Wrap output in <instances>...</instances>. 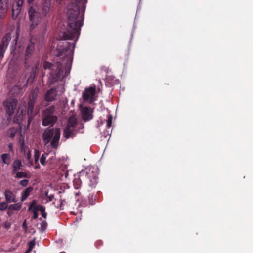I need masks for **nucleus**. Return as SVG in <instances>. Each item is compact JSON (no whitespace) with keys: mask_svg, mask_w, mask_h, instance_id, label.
<instances>
[{"mask_svg":"<svg viewBox=\"0 0 253 253\" xmlns=\"http://www.w3.org/2000/svg\"><path fill=\"white\" fill-rule=\"evenodd\" d=\"M24 1V0H18L15 4H13L12 12L13 19H16L20 13Z\"/></svg>","mask_w":253,"mask_h":253,"instance_id":"ddd939ff","label":"nucleus"},{"mask_svg":"<svg viewBox=\"0 0 253 253\" xmlns=\"http://www.w3.org/2000/svg\"><path fill=\"white\" fill-rule=\"evenodd\" d=\"M22 227H23V228H27L26 223V221H25L23 223V224H22Z\"/></svg>","mask_w":253,"mask_h":253,"instance_id":"a18cd8bd","label":"nucleus"},{"mask_svg":"<svg viewBox=\"0 0 253 253\" xmlns=\"http://www.w3.org/2000/svg\"><path fill=\"white\" fill-rule=\"evenodd\" d=\"M64 92V88L62 84L47 90L44 95V99L46 102H52L56 100L58 95H62Z\"/></svg>","mask_w":253,"mask_h":253,"instance_id":"39448f33","label":"nucleus"},{"mask_svg":"<svg viewBox=\"0 0 253 253\" xmlns=\"http://www.w3.org/2000/svg\"><path fill=\"white\" fill-rule=\"evenodd\" d=\"M78 125V122L76 118L74 117H70L67 121V125L66 126L68 127L69 128H72L75 130H77V126ZM84 128L83 124H81L80 127L78 128V130L80 129H83Z\"/></svg>","mask_w":253,"mask_h":253,"instance_id":"2eb2a0df","label":"nucleus"},{"mask_svg":"<svg viewBox=\"0 0 253 253\" xmlns=\"http://www.w3.org/2000/svg\"><path fill=\"white\" fill-rule=\"evenodd\" d=\"M63 63L60 62H56L54 64L46 61L43 63V67L45 69L51 70L50 76L47 82L48 86L52 85L55 82L62 79L63 77L64 70L62 66Z\"/></svg>","mask_w":253,"mask_h":253,"instance_id":"f03ea898","label":"nucleus"},{"mask_svg":"<svg viewBox=\"0 0 253 253\" xmlns=\"http://www.w3.org/2000/svg\"><path fill=\"white\" fill-rule=\"evenodd\" d=\"M2 104L6 115L11 119L16 111L18 104L17 100L11 97L7 98L3 101Z\"/></svg>","mask_w":253,"mask_h":253,"instance_id":"0eeeda50","label":"nucleus"},{"mask_svg":"<svg viewBox=\"0 0 253 253\" xmlns=\"http://www.w3.org/2000/svg\"><path fill=\"white\" fill-rule=\"evenodd\" d=\"M29 181L27 179H23L19 182L20 184L23 187H26L28 184Z\"/></svg>","mask_w":253,"mask_h":253,"instance_id":"58836bf2","label":"nucleus"},{"mask_svg":"<svg viewBox=\"0 0 253 253\" xmlns=\"http://www.w3.org/2000/svg\"><path fill=\"white\" fill-rule=\"evenodd\" d=\"M56 109L54 105H51L42 112V125L43 126H53L58 120L55 114Z\"/></svg>","mask_w":253,"mask_h":253,"instance_id":"20e7f679","label":"nucleus"},{"mask_svg":"<svg viewBox=\"0 0 253 253\" xmlns=\"http://www.w3.org/2000/svg\"><path fill=\"white\" fill-rule=\"evenodd\" d=\"M33 190V187L31 186L25 189L21 193V201L22 202L25 201Z\"/></svg>","mask_w":253,"mask_h":253,"instance_id":"4be33fe9","label":"nucleus"},{"mask_svg":"<svg viewBox=\"0 0 253 253\" xmlns=\"http://www.w3.org/2000/svg\"><path fill=\"white\" fill-rule=\"evenodd\" d=\"M35 245V238L30 241L28 243V248L33 249Z\"/></svg>","mask_w":253,"mask_h":253,"instance_id":"4c0bfd02","label":"nucleus"},{"mask_svg":"<svg viewBox=\"0 0 253 253\" xmlns=\"http://www.w3.org/2000/svg\"><path fill=\"white\" fill-rule=\"evenodd\" d=\"M40 156V152L38 149H35L34 151V162L37 164Z\"/></svg>","mask_w":253,"mask_h":253,"instance_id":"2f4dec72","label":"nucleus"},{"mask_svg":"<svg viewBox=\"0 0 253 253\" xmlns=\"http://www.w3.org/2000/svg\"><path fill=\"white\" fill-rule=\"evenodd\" d=\"M22 207V203L20 202L14 204L10 205L8 207V211H17L21 209Z\"/></svg>","mask_w":253,"mask_h":253,"instance_id":"b1692460","label":"nucleus"},{"mask_svg":"<svg viewBox=\"0 0 253 253\" xmlns=\"http://www.w3.org/2000/svg\"><path fill=\"white\" fill-rule=\"evenodd\" d=\"M78 130H75L68 127L65 126L63 130V137L66 139L69 138H73L76 135Z\"/></svg>","mask_w":253,"mask_h":253,"instance_id":"f3484780","label":"nucleus"},{"mask_svg":"<svg viewBox=\"0 0 253 253\" xmlns=\"http://www.w3.org/2000/svg\"><path fill=\"white\" fill-rule=\"evenodd\" d=\"M11 38V34L8 33L6 34L2 38L1 42L0 44V58H2L4 53L6 50L9 44V42Z\"/></svg>","mask_w":253,"mask_h":253,"instance_id":"9b49d317","label":"nucleus"},{"mask_svg":"<svg viewBox=\"0 0 253 253\" xmlns=\"http://www.w3.org/2000/svg\"><path fill=\"white\" fill-rule=\"evenodd\" d=\"M102 244V242L101 241H98L96 242V244L101 245Z\"/></svg>","mask_w":253,"mask_h":253,"instance_id":"de8ad7c7","label":"nucleus"},{"mask_svg":"<svg viewBox=\"0 0 253 253\" xmlns=\"http://www.w3.org/2000/svg\"><path fill=\"white\" fill-rule=\"evenodd\" d=\"M35 0H27V2L29 3V4H31V3H32Z\"/></svg>","mask_w":253,"mask_h":253,"instance_id":"49530a36","label":"nucleus"},{"mask_svg":"<svg viewBox=\"0 0 253 253\" xmlns=\"http://www.w3.org/2000/svg\"><path fill=\"white\" fill-rule=\"evenodd\" d=\"M15 174H16L15 176V178H28L29 176L28 174L24 172H16Z\"/></svg>","mask_w":253,"mask_h":253,"instance_id":"c756f323","label":"nucleus"},{"mask_svg":"<svg viewBox=\"0 0 253 253\" xmlns=\"http://www.w3.org/2000/svg\"><path fill=\"white\" fill-rule=\"evenodd\" d=\"M23 112L22 111L21 113L18 115H16L14 118V122L19 124L23 119Z\"/></svg>","mask_w":253,"mask_h":253,"instance_id":"c85d7f7f","label":"nucleus"},{"mask_svg":"<svg viewBox=\"0 0 253 253\" xmlns=\"http://www.w3.org/2000/svg\"><path fill=\"white\" fill-rule=\"evenodd\" d=\"M22 167L21 162L19 160H15L12 164V174H14L18 171Z\"/></svg>","mask_w":253,"mask_h":253,"instance_id":"6ab92c4d","label":"nucleus"},{"mask_svg":"<svg viewBox=\"0 0 253 253\" xmlns=\"http://www.w3.org/2000/svg\"><path fill=\"white\" fill-rule=\"evenodd\" d=\"M32 250V249L28 248L27 250H26V251L25 253H30Z\"/></svg>","mask_w":253,"mask_h":253,"instance_id":"a19ab883","label":"nucleus"},{"mask_svg":"<svg viewBox=\"0 0 253 253\" xmlns=\"http://www.w3.org/2000/svg\"><path fill=\"white\" fill-rule=\"evenodd\" d=\"M73 185L74 188L76 189H78L81 187L82 185V181L79 177L74 178L73 180Z\"/></svg>","mask_w":253,"mask_h":253,"instance_id":"bb28decb","label":"nucleus"},{"mask_svg":"<svg viewBox=\"0 0 253 253\" xmlns=\"http://www.w3.org/2000/svg\"><path fill=\"white\" fill-rule=\"evenodd\" d=\"M95 86H90L89 88H86L83 93V98L84 101H88L90 104L93 103L95 101Z\"/></svg>","mask_w":253,"mask_h":253,"instance_id":"9d476101","label":"nucleus"},{"mask_svg":"<svg viewBox=\"0 0 253 253\" xmlns=\"http://www.w3.org/2000/svg\"><path fill=\"white\" fill-rule=\"evenodd\" d=\"M60 135L61 131L59 128L48 127L42 133V138L45 145L50 142L51 147L57 149L59 144Z\"/></svg>","mask_w":253,"mask_h":253,"instance_id":"7ed1b4c3","label":"nucleus"},{"mask_svg":"<svg viewBox=\"0 0 253 253\" xmlns=\"http://www.w3.org/2000/svg\"><path fill=\"white\" fill-rule=\"evenodd\" d=\"M8 146L10 150L12 151V147H13L12 144V143H9L8 144Z\"/></svg>","mask_w":253,"mask_h":253,"instance_id":"c03bdc74","label":"nucleus"},{"mask_svg":"<svg viewBox=\"0 0 253 253\" xmlns=\"http://www.w3.org/2000/svg\"><path fill=\"white\" fill-rule=\"evenodd\" d=\"M10 211H8H8H7V214H8V215H9V216H10V215H11V212H10Z\"/></svg>","mask_w":253,"mask_h":253,"instance_id":"8fccbe9b","label":"nucleus"},{"mask_svg":"<svg viewBox=\"0 0 253 253\" xmlns=\"http://www.w3.org/2000/svg\"><path fill=\"white\" fill-rule=\"evenodd\" d=\"M48 154L46 153H44L43 154H42V155L40 159V163L43 165V166H45V161H46V157L47 156Z\"/></svg>","mask_w":253,"mask_h":253,"instance_id":"72a5a7b5","label":"nucleus"},{"mask_svg":"<svg viewBox=\"0 0 253 253\" xmlns=\"http://www.w3.org/2000/svg\"><path fill=\"white\" fill-rule=\"evenodd\" d=\"M75 0V2L70 3L68 6L67 25L65 28H63L58 33L60 40H66L75 38L73 43L68 42H63L64 48L59 49L58 56L63 58V63H65L66 66H70L72 62L75 42L80 35L81 27L83 25L84 15L80 13V6L78 3L84 5L87 2V0Z\"/></svg>","mask_w":253,"mask_h":253,"instance_id":"f257e3e1","label":"nucleus"},{"mask_svg":"<svg viewBox=\"0 0 253 253\" xmlns=\"http://www.w3.org/2000/svg\"><path fill=\"white\" fill-rule=\"evenodd\" d=\"M33 81V78L31 77V78H29L27 80L26 83L24 84H20L19 83H18V84L16 85L13 89L17 88L19 90L20 89H22L23 88L26 87L27 86V84L28 83H32Z\"/></svg>","mask_w":253,"mask_h":253,"instance_id":"5701e85b","label":"nucleus"},{"mask_svg":"<svg viewBox=\"0 0 253 253\" xmlns=\"http://www.w3.org/2000/svg\"><path fill=\"white\" fill-rule=\"evenodd\" d=\"M82 119L84 122L88 121L93 118V110L90 107H84L81 110Z\"/></svg>","mask_w":253,"mask_h":253,"instance_id":"f8f14e48","label":"nucleus"},{"mask_svg":"<svg viewBox=\"0 0 253 253\" xmlns=\"http://www.w3.org/2000/svg\"><path fill=\"white\" fill-rule=\"evenodd\" d=\"M8 203L6 202V201H3L0 203V211H4L7 209H8L9 206L8 205Z\"/></svg>","mask_w":253,"mask_h":253,"instance_id":"473e14b6","label":"nucleus"},{"mask_svg":"<svg viewBox=\"0 0 253 253\" xmlns=\"http://www.w3.org/2000/svg\"><path fill=\"white\" fill-rule=\"evenodd\" d=\"M19 144L20 146L21 150L22 151H24L25 153V149L26 148V146H25L24 136H23L21 134H20L19 138Z\"/></svg>","mask_w":253,"mask_h":253,"instance_id":"393cba45","label":"nucleus"},{"mask_svg":"<svg viewBox=\"0 0 253 253\" xmlns=\"http://www.w3.org/2000/svg\"><path fill=\"white\" fill-rule=\"evenodd\" d=\"M32 250V249L28 248L27 250H26V251L25 253H30Z\"/></svg>","mask_w":253,"mask_h":253,"instance_id":"79ce46f5","label":"nucleus"},{"mask_svg":"<svg viewBox=\"0 0 253 253\" xmlns=\"http://www.w3.org/2000/svg\"><path fill=\"white\" fill-rule=\"evenodd\" d=\"M98 197L96 195L92 194H89L88 196V200L90 204L94 205L96 201L97 200Z\"/></svg>","mask_w":253,"mask_h":253,"instance_id":"cd10ccee","label":"nucleus"},{"mask_svg":"<svg viewBox=\"0 0 253 253\" xmlns=\"http://www.w3.org/2000/svg\"><path fill=\"white\" fill-rule=\"evenodd\" d=\"M1 158L2 159V162L4 164H5L7 165H9L10 164V157L9 154H8L7 153L2 154L1 155Z\"/></svg>","mask_w":253,"mask_h":253,"instance_id":"a878e982","label":"nucleus"},{"mask_svg":"<svg viewBox=\"0 0 253 253\" xmlns=\"http://www.w3.org/2000/svg\"><path fill=\"white\" fill-rule=\"evenodd\" d=\"M37 201L35 200L32 201L30 205V208H34L35 210H39L41 212L42 216L46 218L47 213L45 212V207L41 205H36Z\"/></svg>","mask_w":253,"mask_h":253,"instance_id":"4468645a","label":"nucleus"},{"mask_svg":"<svg viewBox=\"0 0 253 253\" xmlns=\"http://www.w3.org/2000/svg\"><path fill=\"white\" fill-rule=\"evenodd\" d=\"M112 117L111 115H109L108 117L107 122V126L108 128H110L112 126Z\"/></svg>","mask_w":253,"mask_h":253,"instance_id":"e433bc0d","label":"nucleus"},{"mask_svg":"<svg viewBox=\"0 0 253 253\" xmlns=\"http://www.w3.org/2000/svg\"><path fill=\"white\" fill-rule=\"evenodd\" d=\"M37 42V39L34 37H32L30 40L29 44L26 49L25 53V65L28 67L30 66L29 65L28 60L31 57L35 51V45Z\"/></svg>","mask_w":253,"mask_h":253,"instance_id":"1a4fd4ad","label":"nucleus"},{"mask_svg":"<svg viewBox=\"0 0 253 253\" xmlns=\"http://www.w3.org/2000/svg\"><path fill=\"white\" fill-rule=\"evenodd\" d=\"M51 6L50 0H44L42 4V12L46 15L50 10Z\"/></svg>","mask_w":253,"mask_h":253,"instance_id":"412c9836","label":"nucleus"},{"mask_svg":"<svg viewBox=\"0 0 253 253\" xmlns=\"http://www.w3.org/2000/svg\"><path fill=\"white\" fill-rule=\"evenodd\" d=\"M7 4L2 0H0V18H3L7 12Z\"/></svg>","mask_w":253,"mask_h":253,"instance_id":"aec40b11","label":"nucleus"},{"mask_svg":"<svg viewBox=\"0 0 253 253\" xmlns=\"http://www.w3.org/2000/svg\"><path fill=\"white\" fill-rule=\"evenodd\" d=\"M5 201L6 202L10 203L11 202H17V199L16 195L10 190L6 189L4 193Z\"/></svg>","mask_w":253,"mask_h":253,"instance_id":"dca6fc26","label":"nucleus"},{"mask_svg":"<svg viewBox=\"0 0 253 253\" xmlns=\"http://www.w3.org/2000/svg\"><path fill=\"white\" fill-rule=\"evenodd\" d=\"M39 220L42 221L40 229L41 232H43L47 228V223L45 220H42V218H40Z\"/></svg>","mask_w":253,"mask_h":253,"instance_id":"7c9ffc66","label":"nucleus"},{"mask_svg":"<svg viewBox=\"0 0 253 253\" xmlns=\"http://www.w3.org/2000/svg\"><path fill=\"white\" fill-rule=\"evenodd\" d=\"M36 165L34 167V169H39L40 168V165L38 164V163L37 164H36Z\"/></svg>","mask_w":253,"mask_h":253,"instance_id":"37998d69","label":"nucleus"},{"mask_svg":"<svg viewBox=\"0 0 253 253\" xmlns=\"http://www.w3.org/2000/svg\"><path fill=\"white\" fill-rule=\"evenodd\" d=\"M16 130L15 128H10L8 131V136L12 138H13L16 134Z\"/></svg>","mask_w":253,"mask_h":253,"instance_id":"f704fd0d","label":"nucleus"},{"mask_svg":"<svg viewBox=\"0 0 253 253\" xmlns=\"http://www.w3.org/2000/svg\"><path fill=\"white\" fill-rule=\"evenodd\" d=\"M29 19L31 22L29 29L33 31L39 24L41 19V13L33 6H31L28 11Z\"/></svg>","mask_w":253,"mask_h":253,"instance_id":"6e6552de","label":"nucleus"},{"mask_svg":"<svg viewBox=\"0 0 253 253\" xmlns=\"http://www.w3.org/2000/svg\"><path fill=\"white\" fill-rule=\"evenodd\" d=\"M89 181L88 184L91 189L94 188L98 183V177L94 173L89 174L88 176Z\"/></svg>","mask_w":253,"mask_h":253,"instance_id":"a211bd4d","label":"nucleus"},{"mask_svg":"<svg viewBox=\"0 0 253 253\" xmlns=\"http://www.w3.org/2000/svg\"><path fill=\"white\" fill-rule=\"evenodd\" d=\"M29 209H30V208H29ZM31 209L33 210L32 212L33 213V216L32 217V219H36L38 217V211H39V210H35L34 208H31Z\"/></svg>","mask_w":253,"mask_h":253,"instance_id":"c9c22d12","label":"nucleus"},{"mask_svg":"<svg viewBox=\"0 0 253 253\" xmlns=\"http://www.w3.org/2000/svg\"><path fill=\"white\" fill-rule=\"evenodd\" d=\"M37 96L38 91H36L35 89L29 97L27 108V116L28 117L27 123L28 127L29 126L31 121L33 120L35 115L36 114V111H34V107L37 98Z\"/></svg>","mask_w":253,"mask_h":253,"instance_id":"423d86ee","label":"nucleus"},{"mask_svg":"<svg viewBox=\"0 0 253 253\" xmlns=\"http://www.w3.org/2000/svg\"><path fill=\"white\" fill-rule=\"evenodd\" d=\"M56 1H57V2L59 4L61 3V2L62 1V0H56Z\"/></svg>","mask_w":253,"mask_h":253,"instance_id":"09e8293b","label":"nucleus"},{"mask_svg":"<svg viewBox=\"0 0 253 253\" xmlns=\"http://www.w3.org/2000/svg\"><path fill=\"white\" fill-rule=\"evenodd\" d=\"M31 157V155L30 151L29 150H28V152L26 153V158H27V159L29 161H30Z\"/></svg>","mask_w":253,"mask_h":253,"instance_id":"ea45409f","label":"nucleus"}]
</instances>
